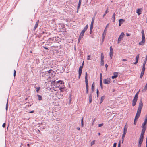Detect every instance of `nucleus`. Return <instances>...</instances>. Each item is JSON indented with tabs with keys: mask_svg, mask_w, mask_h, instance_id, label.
I'll use <instances>...</instances> for the list:
<instances>
[{
	"mask_svg": "<svg viewBox=\"0 0 147 147\" xmlns=\"http://www.w3.org/2000/svg\"><path fill=\"white\" fill-rule=\"evenodd\" d=\"M104 56L103 53H101V60H104Z\"/></svg>",
	"mask_w": 147,
	"mask_h": 147,
	"instance_id": "473e14b6",
	"label": "nucleus"
},
{
	"mask_svg": "<svg viewBox=\"0 0 147 147\" xmlns=\"http://www.w3.org/2000/svg\"><path fill=\"white\" fill-rule=\"evenodd\" d=\"M88 25H86V26L84 27L82 31H83L85 32L87 30V29H88Z\"/></svg>",
	"mask_w": 147,
	"mask_h": 147,
	"instance_id": "4be33fe9",
	"label": "nucleus"
},
{
	"mask_svg": "<svg viewBox=\"0 0 147 147\" xmlns=\"http://www.w3.org/2000/svg\"><path fill=\"white\" fill-rule=\"evenodd\" d=\"M82 0H79V3L78 5H81V3Z\"/></svg>",
	"mask_w": 147,
	"mask_h": 147,
	"instance_id": "6e6d98bb",
	"label": "nucleus"
},
{
	"mask_svg": "<svg viewBox=\"0 0 147 147\" xmlns=\"http://www.w3.org/2000/svg\"><path fill=\"white\" fill-rule=\"evenodd\" d=\"M49 74V70H47L45 72H43L42 73V77H47L46 78H48Z\"/></svg>",
	"mask_w": 147,
	"mask_h": 147,
	"instance_id": "9d476101",
	"label": "nucleus"
},
{
	"mask_svg": "<svg viewBox=\"0 0 147 147\" xmlns=\"http://www.w3.org/2000/svg\"><path fill=\"white\" fill-rule=\"evenodd\" d=\"M103 123L100 124H98V127H100L102 126L103 125Z\"/></svg>",
	"mask_w": 147,
	"mask_h": 147,
	"instance_id": "864d4df0",
	"label": "nucleus"
},
{
	"mask_svg": "<svg viewBox=\"0 0 147 147\" xmlns=\"http://www.w3.org/2000/svg\"><path fill=\"white\" fill-rule=\"evenodd\" d=\"M117 145V143H115L113 145V147H116Z\"/></svg>",
	"mask_w": 147,
	"mask_h": 147,
	"instance_id": "13d9d810",
	"label": "nucleus"
},
{
	"mask_svg": "<svg viewBox=\"0 0 147 147\" xmlns=\"http://www.w3.org/2000/svg\"><path fill=\"white\" fill-rule=\"evenodd\" d=\"M146 129H143L142 130V131L141 133H142L144 134V133L145 132Z\"/></svg>",
	"mask_w": 147,
	"mask_h": 147,
	"instance_id": "ea45409f",
	"label": "nucleus"
},
{
	"mask_svg": "<svg viewBox=\"0 0 147 147\" xmlns=\"http://www.w3.org/2000/svg\"><path fill=\"white\" fill-rule=\"evenodd\" d=\"M94 21V20H92L90 25L93 26Z\"/></svg>",
	"mask_w": 147,
	"mask_h": 147,
	"instance_id": "3c124183",
	"label": "nucleus"
},
{
	"mask_svg": "<svg viewBox=\"0 0 147 147\" xmlns=\"http://www.w3.org/2000/svg\"><path fill=\"white\" fill-rule=\"evenodd\" d=\"M140 54H138L136 56V61L134 63V64H136L138 62L139 57Z\"/></svg>",
	"mask_w": 147,
	"mask_h": 147,
	"instance_id": "f3484780",
	"label": "nucleus"
},
{
	"mask_svg": "<svg viewBox=\"0 0 147 147\" xmlns=\"http://www.w3.org/2000/svg\"><path fill=\"white\" fill-rule=\"evenodd\" d=\"M105 96H102V97H101L100 100V104H101L103 100L105 99Z\"/></svg>",
	"mask_w": 147,
	"mask_h": 147,
	"instance_id": "393cba45",
	"label": "nucleus"
},
{
	"mask_svg": "<svg viewBox=\"0 0 147 147\" xmlns=\"http://www.w3.org/2000/svg\"><path fill=\"white\" fill-rule=\"evenodd\" d=\"M124 35V34L123 32H122L120 35L119 36L118 40V43H119L121 41V40L123 38V36Z\"/></svg>",
	"mask_w": 147,
	"mask_h": 147,
	"instance_id": "9b49d317",
	"label": "nucleus"
},
{
	"mask_svg": "<svg viewBox=\"0 0 147 147\" xmlns=\"http://www.w3.org/2000/svg\"><path fill=\"white\" fill-rule=\"evenodd\" d=\"M56 73L52 69L49 70V74L48 78H51V77H53L55 76Z\"/></svg>",
	"mask_w": 147,
	"mask_h": 147,
	"instance_id": "423d86ee",
	"label": "nucleus"
},
{
	"mask_svg": "<svg viewBox=\"0 0 147 147\" xmlns=\"http://www.w3.org/2000/svg\"><path fill=\"white\" fill-rule=\"evenodd\" d=\"M130 35V34L128 33H126V36H129Z\"/></svg>",
	"mask_w": 147,
	"mask_h": 147,
	"instance_id": "680f3d73",
	"label": "nucleus"
},
{
	"mask_svg": "<svg viewBox=\"0 0 147 147\" xmlns=\"http://www.w3.org/2000/svg\"><path fill=\"white\" fill-rule=\"evenodd\" d=\"M43 47L46 50H49V49L46 46V45L43 46Z\"/></svg>",
	"mask_w": 147,
	"mask_h": 147,
	"instance_id": "8fccbe9b",
	"label": "nucleus"
},
{
	"mask_svg": "<svg viewBox=\"0 0 147 147\" xmlns=\"http://www.w3.org/2000/svg\"><path fill=\"white\" fill-rule=\"evenodd\" d=\"M102 77L101 73L100 74V85L102 89H103L102 84Z\"/></svg>",
	"mask_w": 147,
	"mask_h": 147,
	"instance_id": "4468645a",
	"label": "nucleus"
},
{
	"mask_svg": "<svg viewBox=\"0 0 147 147\" xmlns=\"http://www.w3.org/2000/svg\"><path fill=\"white\" fill-rule=\"evenodd\" d=\"M89 88H86V93L88 94V92Z\"/></svg>",
	"mask_w": 147,
	"mask_h": 147,
	"instance_id": "052dcab7",
	"label": "nucleus"
},
{
	"mask_svg": "<svg viewBox=\"0 0 147 147\" xmlns=\"http://www.w3.org/2000/svg\"><path fill=\"white\" fill-rule=\"evenodd\" d=\"M127 132V128H124L123 129V134L122 135V143H123L125 135L126 134Z\"/></svg>",
	"mask_w": 147,
	"mask_h": 147,
	"instance_id": "6e6552de",
	"label": "nucleus"
},
{
	"mask_svg": "<svg viewBox=\"0 0 147 147\" xmlns=\"http://www.w3.org/2000/svg\"><path fill=\"white\" fill-rule=\"evenodd\" d=\"M80 6V5H78V7H77V9H78L77 11V12H78V10L79 9Z\"/></svg>",
	"mask_w": 147,
	"mask_h": 147,
	"instance_id": "4d7b16f0",
	"label": "nucleus"
},
{
	"mask_svg": "<svg viewBox=\"0 0 147 147\" xmlns=\"http://www.w3.org/2000/svg\"><path fill=\"white\" fill-rule=\"evenodd\" d=\"M141 8H138L136 11V13L138 15H140L141 13Z\"/></svg>",
	"mask_w": 147,
	"mask_h": 147,
	"instance_id": "aec40b11",
	"label": "nucleus"
},
{
	"mask_svg": "<svg viewBox=\"0 0 147 147\" xmlns=\"http://www.w3.org/2000/svg\"><path fill=\"white\" fill-rule=\"evenodd\" d=\"M113 50L111 46L110 47V56L111 59L112 58L113 55Z\"/></svg>",
	"mask_w": 147,
	"mask_h": 147,
	"instance_id": "2eb2a0df",
	"label": "nucleus"
},
{
	"mask_svg": "<svg viewBox=\"0 0 147 147\" xmlns=\"http://www.w3.org/2000/svg\"><path fill=\"white\" fill-rule=\"evenodd\" d=\"M98 89L97 90V92H96V93H97V97H98Z\"/></svg>",
	"mask_w": 147,
	"mask_h": 147,
	"instance_id": "0e129e2a",
	"label": "nucleus"
},
{
	"mask_svg": "<svg viewBox=\"0 0 147 147\" xmlns=\"http://www.w3.org/2000/svg\"><path fill=\"white\" fill-rule=\"evenodd\" d=\"M51 84L55 86L56 87L58 88L61 92H63L64 90L65 87L64 85V83L61 80L57 81H56L55 80L51 82Z\"/></svg>",
	"mask_w": 147,
	"mask_h": 147,
	"instance_id": "f257e3e1",
	"label": "nucleus"
},
{
	"mask_svg": "<svg viewBox=\"0 0 147 147\" xmlns=\"http://www.w3.org/2000/svg\"><path fill=\"white\" fill-rule=\"evenodd\" d=\"M146 61H145V60L144 61L143 63V66H142L143 67H145V65L146 64Z\"/></svg>",
	"mask_w": 147,
	"mask_h": 147,
	"instance_id": "c03bdc74",
	"label": "nucleus"
},
{
	"mask_svg": "<svg viewBox=\"0 0 147 147\" xmlns=\"http://www.w3.org/2000/svg\"><path fill=\"white\" fill-rule=\"evenodd\" d=\"M138 95H137V94H136L132 101V105L133 106H134L136 105L138 100Z\"/></svg>",
	"mask_w": 147,
	"mask_h": 147,
	"instance_id": "0eeeda50",
	"label": "nucleus"
},
{
	"mask_svg": "<svg viewBox=\"0 0 147 147\" xmlns=\"http://www.w3.org/2000/svg\"><path fill=\"white\" fill-rule=\"evenodd\" d=\"M8 108V101H7V103L6 104V109L7 111Z\"/></svg>",
	"mask_w": 147,
	"mask_h": 147,
	"instance_id": "37998d69",
	"label": "nucleus"
},
{
	"mask_svg": "<svg viewBox=\"0 0 147 147\" xmlns=\"http://www.w3.org/2000/svg\"><path fill=\"white\" fill-rule=\"evenodd\" d=\"M147 90V83L145 86L144 89L142 90V91L145 92Z\"/></svg>",
	"mask_w": 147,
	"mask_h": 147,
	"instance_id": "bb28decb",
	"label": "nucleus"
},
{
	"mask_svg": "<svg viewBox=\"0 0 147 147\" xmlns=\"http://www.w3.org/2000/svg\"><path fill=\"white\" fill-rule=\"evenodd\" d=\"M125 20L123 19H120L119 20V26H121V24H123L125 21Z\"/></svg>",
	"mask_w": 147,
	"mask_h": 147,
	"instance_id": "a211bd4d",
	"label": "nucleus"
},
{
	"mask_svg": "<svg viewBox=\"0 0 147 147\" xmlns=\"http://www.w3.org/2000/svg\"><path fill=\"white\" fill-rule=\"evenodd\" d=\"M83 66H80L79 69V78H80L82 73V70L83 68Z\"/></svg>",
	"mask_w": 147,
	"mask_h": 147,
	"instance_id": "ddd939ff",
	"label": "nucleus"
},
{
	"mask_svg": "<svg viewBox=\"0 0 147 147\" xmlns=\"http://www.w3.org/2000/svg\"><path fill=\"white\" fill-rule=\"evenodd\" d=\"M143 140V139H140L139 138L138 143L140 144H142V143Z\"/></svg>",
	"mask_w": 147,
	"mask_h": 147,
	"instance_id": "f704fd0d",
	"label": "nucleus"
},
{
	"mask_svg": "<svg viewBox=\"0 0 147 147\" xmlns=\"http://www.w3.org/2000/svg\"><path fill=\"white\" fill-rule=\"evenodd\" d=\"M137 119H135V118L134 121V125L136 124V122H137Z\"/></svg>",
	"mask_w": 147,
	"mask_h": 147,
	"instance_id": "49530a36",
	"label": "nucleus"
},
{
	"mask_svg": "<svg viewBox=\"0 0 147 147\" xmlns=\"http://www.w3.org/2000/svg\"><path fill=\"white\" fill-rule=\"evenodd\" d=\"M63 97V94H61V93L59 94V96L58 97V98L59 99L60 98H62Z\"/></svg>",
	"mask_w": 147,
	"mask_h": 147,
	"instance_id": "72a5a7b5",
	"label": "nucleus"
},
{
	"mask_svg": "<svg viewBox=\"0 0 147 147\" xmlns=\"http://www.w3.org/2000/svg\"><path fill=\"white\" fill-rule=\"evenodd\" d=\"M144 60L147 61V55H146Z\"/></svg>",
	"mask_w": 147,
	"mask_h": 147,
	"instance_id": "774afa93",
	"label": "nucleus"
},
{
	"mask_svg": "<svg viewBox=\"0 0 147 147\" xmlns=\"http://www.w3.org/2000/svg\"><path fill=\"white\" fill-rule=\"evenodd\" d=\"M95 16H94L92 18V20L94 21V20H95Z\"/></svg>",
	"mask_w": 147,
	"mask_h": 147,
	"instance_id": "338daca9",
	"label": "nucleus"
},
{
	"mask_svg": "<svg viewBox=\"0 0 147 147\" xmlns=\"http://www.w3.org/2000/svg\"><path fill=\"white\" fill-rule=\"evenodd\" d=\"M88 25H86V26L84 27L82 31H83L85 32L87 30V29H88Z\"/></svg>",
	"mask_w": 147,
	"mask_h": 147,
	"instance_id": "5701e85b",
	"label": "nucleus"
},
{
	"mask_svg": "<svg viewBox=\"0 0 147 147\" xmlns=\"http://www.w3.org/2000/svg\"><path fill=\"white\" fill-rule=\"evenodd\" d=\"M110 80L111 79L110 78L104 79L103 80V83L105 84H108L110 83Z\"/></svg>",
	"mask_w": 147,
	"mask_h": 147,
	"instance_id": "f8f14e48",
	"label": "nucleus"
},
{
	"mask_svg": "<svg viewBox=\"0 0 147 147\" xmlns=\"http://www.w3.org/2000/svg\"><path fill=\"white\" fill-rule=\"evenodd\" d=\"M100 64L101 65L103 66L104 65V60H101Z\"/></svg>",
	"mask_w": 147,
	"mask_h": 147,
	"instance_id": "e433bc0d",
	"label": "nucleus"
},
{
	"mask_svg": "<svg viewBox=\"0 0 147 147\" xmlns=\"http://www.w3.org/2000/svg\"><path fill=\"white\" fill-rule=\"evenodd\" d=\"M95 141V140H94L91 142V146H92L93 145H94V144Z\"/></svg>",
	"mask_w": 147,
	"mask_h": 147,
	"instance_id": "a19ab883",
	"label": "nucleus"
},
{
	"mask_svg": "<svg viewBox=\"0 0 147 147\" xmlns=\"http://www.w3.org/2000/svg\"><path fill=\"white\" fill-rule=\"evenodd\" d=\"M145 70V67H142V69L141 72L144 73Z\"/></svg>",
	"mask_w": 147,
	"mask_h": 147,
	"instance_id": "79ce46f5",
	"label": "nucleus"
},
{
	"mask_svg": "<svg viewBox=\"0 0 147 147\" xmlns=\"http://www.w3.org/2000/svg\"><path fill=\"white\" fill-rule=\"evenodd\" d=\"M105 67L106 68V69H107L108 67V65L107 64H105Z\"/></svg>",
	"mask_w": 147,
	"mask_h": 147,
	"instance_id": "69168bd1",
	"label": "nucleus"
},
{
	"mask_svg": "<svg viewBox=\"0 0 147 147\" xmlns=\"http://www.w3.org/2000/svg\"><path fill=\"white\" fill-rule=\"evenodd\" d=\"M37 96L38 97V100L39 101H40L42 100V97L41 95H40L38 94H37Z\"/></svg>",
	"mask_w": 147,
	"mask_h": 147,
	"instance_id": "b1692460",
	"label": "nucleus"
},
{
	"mask_svg": "<svg viewBox=\"0 0 147 147\" xmlns=\"http://www.w3.org/2000/svg\"><path fill=\"white\" fill-rule=\"evenodd\" d=\"M88 25H86V26L84 27L82 31H83L85 32L87 30V29H88Z\"/></svg>",
	"mask_w": 147,
	"mask_h": 147,
	"instance_id": "412c9836",
	"label": "nucleus"
},
{
	"mask_svg": "<svg viewBox=\"0 0 147 147\" xmlns=\"http://www.w3.org/2000/svg\"><path fill=\"white\" fill-rule=\"evenodd\" d=\"M87 60H90V55H88L87 56Z\"/></svg>",
	"mask_w": 147,
	"mask_h": 147,
	"instance_id": "bf43d9fd",
	"label": "nucleus"
},
{
	"mask_svg": "<svg viewBox=\"0 0 147 147\" xmlns=\"http://www.w3.org/2000/svg\"><path fill=\"white\" fill-rule=\"evenodd\" d=\"M118 147H121V142L119 141L118 143Z\"/></svg>",
	"mask_w": 147,
	"mask_h": 147,
	"instance_id": "5fc2aeb1",
	"label": "nucleus"
},
{
	"mask_svg": "<svg viewBox=\"0 0 147 147\" xmlns=\"http://www.w3.org/2000/svg\"><path fill=\"white\" fill-rule=\"evenodd\" d=\"M39 20H38L36 22L35 26L34 27V30H35L37 28L38 26V24H39Z\"/></svg>",
	"mask_w": 147,
	"mask_h": 147,
	"instance_id": "6ab92c4d",
	"label": "nucleus"
},
{
	"mask_svg": "<svg viewBox=\"0 0 147 147\" xmlns=\"http://www.w3.org/2000/svg\"><path fill=\"white\" fill-rule=\"evenodd\" d=\"M113 74L114 75L112 76L111 77L112 79L116 78L118 76V72H114Z\"/></svg>",
	"mask_w": 147,
	"mask_h": 147,
	"instance_id": "dca6fc26",
	"label": "nucleus"
},
{
	"mask_svg": "<svg viewBox=\"0 0 147 147\" xmlns=\"http://www.w3.org/2000/svg\"><path fill=\"white\" fill-rule=\"evenodd\" d=\"M146 124H145L144 123H143L142 124L141 127L142 129H146V127L145 126V125Z\"/></svg>",
	"mask_w": 147,
	"mask_h": 147,
	"instance_id": "2f4dec72",
	"label": "nucleus"
},
{
	"mask_svg": "<svg viewBox=\"0 0 147 147\" xmlns=\"http://www.w3.org/2000/svg\"><path fill=\"white\" fill-rule=\"evenodd\" d=\"M84 33L85 32H84L83 31H82V32H81L79 36L82 38L83 36L84 35Z\"/></svg>",
	"mask_w": 147,
	"mask_h": 147,
	"instance_id": "a878e982",
	"label": "nucleus"
},
{
	"mask_svg": "<svg viewBox=\"0 0 147 147\" xmlns=\"http://www.w3.org/2000/svg\"><path fill=\"white\" fill-rule=\"evenodd\" d=\"M143 107V103L142 99H141L139 103V107L138 108L137 112L135 117V119H138L140 115L141 110Z\"/></svg>",
	"mask_w": 147,
	"mask_h": 147,
	"instance_id": "f03ea898",
	"label": "nucleus"
},
{
	"mask_svg": "<svg viewBox=\"0 0 147 147\" xmlns=\"http://www.w3.org/2000/svg\"><path fill=\"white\" fill-rule=\"evenodd\" d=\"M144 134L141 133L139 138L143 140Z\"/></svg>",
	"mask_w": 147,
	"mask_h": 147,
	"instance_id": "cd10ccee",
	"label": "nucleus"
},
{
	"mask_svg": "<svg viewBox=\"0 0 147 147\" xmlns=\"http://www.w3.org/2000/svg\"><path fill=\"white\" fill-rule=\"evenodd\" d=\"M40 87H37L36 88V92L37 93L40 90Z\"/></svg>",
	"mask_w": 147,
	"mask_h": 147,
	"instance_id": "a18cd8bd",
	"label": "nucleus"
},
{
	"mask_svg": "<svg viewBox=\"0 0 147 147\" xmlns=\"http://www.w3.org/2000/svg\"><path fill=\"white\" fill-rule=\"evenodd\" d=\"M84 125L83 123V118L82 117L81 119V126L82 127H83Z\"/></svg>",
	"mask_w": 147,
	"mask_h": 147,
	"instance_id": "58836bf2",
	"label": "nucleus"
},
{
	"mask_svg": "<svg viewBox=\"0 0 147 147\" xmlns=\"http://www.w3.org/2000/svg\"><path fill=\"white\" fill-rule=\"evenodd\" d=\"M106 28H105L104 32L102 34V36H105L106 34Z\"/></svg>",
	"mask_w": 147,
	"mask_h": 147,
	"instance_id": "c9c22d12",
	"label": "nucleus"
},
{
	"mask_svg": "<svg viewBox=\"0 0 147 147\" xmlns=\"http://www.w3.org/2000/svg\"><path fill=\"white\" fill-rule=\"evenodd\" d=\"M144 73L141 72V74L140 77V78H142L143 76Z\"/></svg>",
	"mask_w": 147,
	"mask_h": 147,
	"instance_id": "4c0bfd02",
	"label": "nucleus"
},
{
	"mask_svg": "<svg viewBox=\"0 0 147 147\" xmlns=\"http://www.w3.org/2000/svg\"><path fill=\"white\" fill-rule=\"evenodd\" d=\"M82 38L81 37H80V36L79 37V38L78 39V43H79L80 42V41L81 40V39Z\"/></svg>",
	"mask_w": 147,
	"mask_h": 147,
	"instance_id": "de8ad7c7",
	"label": "nucleus"
},
{
	"mask_svg": "<svg viewBox=\"0 0 147 147\" xmlns=\"http://www.w3.org/2000/svg\"><path fill=\"white\" fill-rule=\"evenodd\" d=\"M6 125V123H4L3 125H2V127L3 128H5V127Z\"/></svg>",
	"mask_w": 147,
	"mask_h": 147,
	"instance_id": "603ef678",
	"label": "nucleus"
},
{
	"mask_svg": "<svg viewBox=\"0 0 147 147\" xmlns=\"http://www.w3.org/2000/svg\"><path fill=\"white\" fill-rule=\"evenodd\" d=\"M115 13H114L113 15H112V18H113V19H115Z\"/></svg>",
	"mask_w": 147,
	"mask_h": 147,
	"instance_id": "09e8293b",
	"label": "nucleus"
},
{
	"mask_svg": "<svg viewBox=\"0 0 147 147\" xmlns=\"http://www.w3.org/2000/svg\"><path fill=\"white\" fill-rule=\"evenodd\" d=\"M141 144L138 143V147H140L141 146Z\"/></svg>",
	"mask_w": 147,
	"mask_h": 147,
	"instance_id": "e2e57ef3",
	"label": "nucleus"
},
{
	"mask_svg": "<svg viewBox=\"0 0 147 147\" xmlns=\"http://www.w3.org/2000/svg\"><path fill=\"white\" fill-rule=\"evenodd\" d=\"M93 26H90V33L91 34V32L92 31V30L93 28Z\"/></svg>",
	"mask_w": 147,
	"mask_h": 147,
	"instance_id": "7c9ffc66",
	"label": "nucleus"
},
{
	"mask_svg": "<svg viewBox=\"0 0 147 147\" xmlns=\"http://www.w3.org/2000/svg\"><path fill=\"white\" fill-rule=\"evenodd\" d=\"M85 78L86 88H89L88 81V74L87 73V72H86L85 73Z\"/></svg>",
	"mask_w": 147,
	"mask_h": 147,
	"instance_id": "1a4fd4ad",
	"label": "nucleus"
},
{
	"mask_svg": "<svg viewBox=\"0 0 147 147\" xmlns=\"http://www.w3.org/2000/svg\"><path fill=\"white\" fill-rule=\"evenodd\" d=\"M109 12V11H108V8H107L106 11H105V12L104 14V15L103 16V17L104 18L105 16V15Z\"/></svg>",
	"mask_w": 147,
	"mask_h": 147,
	"instance_id": "c756f323",
	"label": "nucleus"
},
{
	"mask_svg": "<svg viewBox=\"0 0 147 147\" xmlns=\"http://www.w3.org/2000/svg\"><path fill=\"white\" fill-rule=\"evenodd\" d=\"M143 123L145 124L147 123V115H146L145 117L144 121Z\"/></svg>",
	"mask_w": 147,
	"mask_h": 147,
	"instance_id": "c85d7f7f",
	"label": "nucleus"
},
{
	"mask_svg": "<svg viewBox=\"0 0 147 147\" xmlns=\"http://www.w3.org/2000/svg\"><path fill=\"white\" fill-rule=\"evenodd\" d=\"M58 37L57 36L51 38H49L47 41V43H49L55 42L56 41H57Z\"/></svg>",
	"mask_w": 147,
	"mask_h": 147,
	"instance_id": "39448f33",
	"label": "nucleus"
},
{
	"mask_svg": "<svg viewBox=\"0 0 147 147\" xmlns=\"http://www.w3.org/2000/svg\"><path fill=\"white\" fill-rule=\"evenodd\" d=\"M94 82L92 84V85L91 89H92V92L90 93L89 94V102L90 103L92 102V93L94 91Z\"/></svg>",
	"mask_w": 147,
	"mask_h": 147,
	"instance_id": "20e7f679",
	"label": "nucleus"
},
{
	"mask_svg": "<svg viewBox=\"0 0 147 147\" xmlns=\"http://www.w3.org/2000/svg\"><path fill=\"white\" fill-rule=\"evenodd\" d=\"M141 33L142 34V40L140 42L139 44L141 45H143L145 43V34L144 32V30L142 29L141 31Z\"/></svg>",
	"mask_w": 147,
	"mask_h": 147,
	"instance_id": "7ed1b4c3",
	"label": "nucleus"
}]
</instances>
